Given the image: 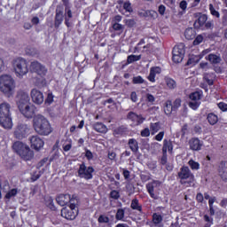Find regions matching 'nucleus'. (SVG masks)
<instances>
[{"mask_svg": "<svg viewBox=\"0 0 227 227\" xmlns=\"http://www.w3.org/2000/svg\"><path fill=\"white\" fill-rule=\"evenodd\" d=\"M33 127L39 136H49L52 132V128L51 123L42 114H37L34 116L33 119Z\"/></svg>", "mask_w": 227, "mask_h": 227, "instance_id": "nucleus-1", "label": "nucleus"}, {"mask_svg": "<svg viewBox=\"0 0 227 227\" xmlns=\"http://www.w3.org/2000/svg\"><path fill=\"white\" fill-rule=\"evenodd\" d=\"M178 176L179 178H181V180H187V178H191L192 175L191 174L189 167H183L180 172L178 173Z\"/></svg>", "mask_w": 227, "mask_h": 227, "instance_id": "nucleus-22", "label": "nucleus"}, {"mask_svg": "<svg viewBox=\"0 0 227 227\" xmlns=\"http://www.w3.org/2000/svg\"><path fill=\"white\" fill-rule=\"evenodd\" d=\"M190 98L191 100H193L194 102H196V100H201V93L196 91L193 92L190 95Z\"/></svg>", "mask_w": 227, "mask_h": 227, "instance_id": "nucleus-39", "label": "nucleus"}, {"mask_svg": "<svg viewBox=\"0 0 227 227\" xmlns=\"http://www.w3.org/2000/svg\"><path fill=\"white\" fill-rule=\"evenodd\" d=\"M184 36L186 40H194V38H196V30L192 27L186 28L184 31Z\"/></svg>", "mask_w": 227, "mask_h": 227, "instance_id": "nucleus-24", "label": "nucleus"}, {"mask_svg": "<svg viewBox=\"0 0 227 227\" xmlns=\"http://www.w3.org/2000/svg\"><path fill=\"white\" fill-rule=\"evenodd\" d=\"M200 59H201V57H199V56H193V57H191L186 65H196L197 63H200Z\"/></svg>", "mask_w": 227, "mask_h": 227, "instance_id": "nucleus-34", "label": "nucleus"}, {"mask_svg": "<svg viewBox=\"0 0 227 227\" xmlns=\"http://www.w3.org/2000/svg\"><path fill=\"white\" fill-rule=\"evenodd\" d=\"M158 12L160 15H164V13H166V6H164L163 4H160L158 8Z\"/></svg>", "mask_w": 227, "mask_h": 227, "instance_id": "nucleus-58", "label": "nucleus"}, {"mask_svg": "<svg viewBox=\"0 0 227 227\" xmlns=\"http://www.w3.org/2000/svg\"><path fill=\"white\" fill-rule=\"evenodd\" d=\"M113 29H114V31H123V27L121 24L115 22L113 24Z\"/></svg>", "mask_w": 227, "mask_h": 227, "instance_id": "nucleus-50", "label": "nucleus"}, {"mask_svg": "<svg viewBox=\"0 0 227 227\" xmlns=\"http://www.w3.org/2000/svg\"><path fill=\"white\" fill-rule=\"evenodd\" d=\"M201 42H203V35H199L195 37V39L193 41V45H200V43H201Z\"/></svg>", "mask_w": 227, "mask_h": 227, "instance_id": "nucleus-48", "label": "nucleus"}, {"mask_svg": "<svg viewBox=\"0 0 227 227\" xmlns=\"http://www.w3.org/2000/svg\"><path fill=\"white\" fill-rule=\"evenodd\" d=\"M128 120H131L132 121H136V125H141L143 121H145V117L143 115H138L134 112H129L127 115Z\"/></svg>", "mask_w": 227, "mask_h": 227, "instance_id": "nucleus-19", "label": "nucleus"}, {"mask_svg": "<svg viewBox=\"0 0 227 227\" xmlns=\"http://www.w3.org/2000/svg\"><path fill=\"white\" fill-rule=\"evenodd\" d=\"M148 79L151 82H155V73H153V71L150 70Z\"/></svg>", "mask_w": 227, "mask_h": 227, "instance_id": "nucleus-61", "label": "nucleus"}, {"mask_svg": "<svg viewBox=\"0 0 227 227\" xmlns=\"http://www.w3.org/2000/svg\"><path fill=\"white\" fill-rule=\"evenodd\" d=\"M125 217V209L119 208L115 215V219L117 221H122V219Z\"/></svg>", "mask_w": 227, "mask_h": 227, "instance_id": "nucleus-31", "label": "nucleus"}, {"mask_svg": "<svg viewBox=\"0 0 227 227\" xmlns=\"http://www.w3.org/2000/svg\"><path fill=\"white\" fill-rule=\"evenodd\" d=\"M189 145H190L191 150H193L195 152L201 150V147L203 146V143H201V141H200L199 138H196V137L192 138L189 141Z\"/></svg>", "mask_w": 227, "mask_h": 227, "instance_id": "nucleus-21", "label": "nucleus"}, {"mask_svg": "<svg viewBox=\"0 0 227 227\" xmlns=\"http://www.w3.org/2000/svg\"><path fill=\"white\" fill-rule=\"evenodd\" d=\"M30 195L31 196H35V194H36L38 192V185H35L33 187L30 188Z\"/></svg>", "mask_w": 227, "mask_h": 227, "instance_id": "nucleus-59", "label": "nucleus"}, {"mask_svg": "<svg viewBox=\"0 0 227 227\" xmlns=\"http://www.w3.org/2000/svg\"><path fill=\"white\" fill-rule=\"evenodd\" d=\"M139 59H141V56H137V55H129V56L128 57L127 63H129V64L134 63V61H139Z\"/></svg>", "mask_w": 227, "mask_h": 227, "instance_id": "nucleus-38", "label": "nucleus"}, {"mask_svg": "<svg viewBox=\"0 0 227 227\" xmlns=\"http://www.w3.org/2000/svg\"><path fill=\"white\" fill-rule=\"evenodd\" d=\"M63 5H58L56 8V14H55V21H54V27L56 29L61 26L63 22Z\"/></svg>", "mask_w": 227, "mask_h": 227, "instance_id": "nucleus-15", "label": "nucleus"}, {"mask_svg": "<svg viewBox=\"0 0 227 227\" xmlns=\"http://www.w3.org/2000/svg\"><path fill=\"white\" fill-rule=\"evenodd\" d=\"M160 184H162L160 181H153L152 183H149L146 184V189H147L151 198H153V200H158V198H159L153 192V189H155V187H160Z\"/></svg>", "mask_w": 227, "mask_h": 227, "instance_id": "nucleus-17", "label": "nucleus"}, {"mask_svg": "<svg viewBox=\"0 0 227 227\" xmlns=\"http://www.w3.org/2000/svg\"><path fill=\"white\" fill-rule=\"evenodd\" d=\"M218 118L217 115H215V114H209L207 115V121L210 125H215V123H217L218 121Z\"/></svg>", "mask_w": 227, "mask_h": 227, "instance_id": "nucleus-30", "label": "nucleus"}, {"mask_svg": "<svg viewBox=\"0 0 227 227\" xmlns=\"http://www.w3.org/2000/svg\"><path fill=\"white\" fill-rule=\"evenodd\" d=\"M29 132V126L27 124L20 123L18 124L15 131H14V137L16 139H24L27 133Z\"/></svg>", "mask_w": 227, "mask_h": 227, "instance_id": "nucleus-10", "label": "nucleus"}, {"mask_svg": "<svg viewBox=\"0 0 227 227\" xmlns=\"http://www.w3.org/2000/svg\"><path fill=\"white\" fill-rule=\"evenodd\" d=\"M12 149L17 153V155H20V159L22 160H33L35 159V152L31 150L29 145L20 142L16 141L12 145Z\"/></svg>", "mask_w": 227, "mask_h": 227, "instance_id": "nucleus-2", "label": "nucleus"}, {"mask_svg": "<svg viewBox=\"0 0 227 227\" xmlns=\"http://www.w3.org/2000/svg\"><path fill=\"white\" fill-rule=\"evenodd\" d=\"M164 113L165 114H171L172 113H175V110L173 109V103L171 100H167L164 106Z\"/></svg>", "mask_w": 227, "mask_h": 227, "instance_id": "nucleus-27", "label": "nucleus"}, {"mask_svg": "<svg viewBox=\"0 0 227 227\" xmlns=\"http://www.w3.org/2000/svg\"><path fill=\"white\" fill-rule=\"evenodd\" d=\"M126 26H128V27H134V26H136V20H126Z\"/></svg>", "mask_w": 227, "mask_h": 227, "instance_id": "nucleus-55", "label": "nucleus"}, {"mask_svg": "<svg viewBox=\"0 0 227 227\" xmlns=\"http://www.w3.org/2000/svg\"><path fill=\"white\" fill-rule=\"evenodd\" d=\"M128 145L133 153H137V152H139V144L137 143V140L130 138Z\"/></svg>", "mask_w": 227, "mask_h": 227, "instance_id": "nucleus-23", "label": "nucleus"}, {"mask_svg": "<svg viewBox=\"0 0 227 227\" xmlns=\"http://www.w3.org/2000/svg\"><path fill=\"white\" fill-rule=\"evenodd\" d=\"M47 203V207H50L51 210L56 211V206H54V200L52 198H49Z\"/></svg>", "mask_w": 227, "mask_h": 227, "instance_id": "nucleus-45", "label": "nucleus"}, {"mask_svg": "<svg viewBox=\"0 0 227 227\" xmlns=\"http://www.w3.org/2000/svg\"><path fill=\"white\" fill-rule=\"evenodd\" d=\"M26 53L28 55V56H38V50H36V48H27L26 50Z\"/></svg>", "mask_w": 227, "mask_h": 227, "instance_id": "nucleus-37", "label": "nucleus"}, {"mask_svg": "<svg viewBox=\"0 0 227 227\" xmlns=\"http://www.w3.org/2000/svg\"><path fill=\"white\" fill-rule=\"evenodd\" d=\"M203 79L206 81V82H207L208 86H214V80L210 79V74H204Z\"/></svg>", "mask_w": 227, "mask_h": 227, "instance_id": "nucleus-40", "label": "nucleus"}, {"mask_svg": "<svg viewBox=\"0 0 227 227\" xmlns=\"http://www.w3.org/2000/svg\"><path fill=\"white\" fill-rule=\"evenodd\" d=\"M162 137H164V131H160L158 135L155 136L156 141H162Z\"/></svg>", "mask_w": 227, "mask_h": 227, "instance_id": "nucleus-64", "label": "nucleus"}, {"mask_svg": "<svg viewBox=\"0 0 227 227\" xmlns=\"http://www.w3.org/2000/svg\"><path fill=\"white\" fill-rule=\"evenodd\" d=\"M35 107L29 104L21 108H19V111L23 114L25 118L31 120V118H35Z\"/></svg>", "mask_w": 227, "mask_h": 227, "instance_id": "nucleus-12", "label": "nucleus"}, {"mask_svg": "<svg viewBox=\"0 0 227 227\" xmlns=\"http://www.w3.org/2000/svg\"><path fill=\"white\" fill-rule=\"evenodd\" d=\"M98 223H109V217L101 215L98 217Z\"/></svg>", "mask_w": 227, "mask_h": 227, "instance_id": "nucleus-57", "label": "nucleus"}, {"mask_svg": "<svg viewBox=\"0 0 227 227\" xmlns=\"http://www.w3.org/2000/svg\"><path fill=\"white\" fill-rule=\"evenodd\" d=\"M182 106V100L180 98H176L172 104V109H174V113L178 111V107Z\"/></svg>", "mask_w": 227, "mask_h": 227, "instance_id": "nucleus-36", "label": "nucleus"}, {"mask_svg": "<svg viewBox=\"0 0 227 227\" xmlns=\"http://www.w3.org/2000/svg\"><path fill=\"white\" fill-rule=\"evenodd\" d=\"M29 100V94H27V92H25L23 90L18 91L16 96V104L19 109L26 106H29V104H31Z\"/></svg>", "mask_w": 227, "mask_h": 227, "instance_id": "nucleus-9", "label": "nucleus"}, {"mask_svg": "<svg viewBox=\"0 0 227 227\" xmlns=\"http://www.w3.org/2000/svg\"><path fill=\"white\" fill-rule=\"evenodd\" d=\"M0 91L8 98L15 93V80L11 75L3 74L0 76Z\"/></svg>", "mask_w": 227, "mask_h": 227, "instance_id": "nucleus-3", "label": "nucleus"}, {"mask_svg": "<svg viewBox=\"0 0 227 227\" xmlns=\"http://www.w3.org/2000/svg\"><path fill=\"white\" fill-rule=\"evenodd\" d=\"M218 107H219V109H221V111H227V104L226 103L220 102L218 104Z\"/></svg>", "mask_w": 227, "mask_h": 227, "instance_id": "nucleus-62", "label": "nucleus"}, {"mask_svg": "<svg viewBox=\"0 0 227 227\" xmlns=\"http://www.w3.org/2000/svg\"><path fill=\"white\" fill-rule=\"evenodd\" d=\"M147 17H151V19H155V17H157V12L147 11Z\"/></svg>", "mask_w": 227, "mask_h": 227, "instance_id": "nucleus-60", "label": "nucleus"}, {"mask_svg": "<svg viewBox=\"0 0 227 227\" xmlns=\"http://www.w3.org/2000/svg\"><path fill=\"white\" fill-rule=\"evenodd\" d=\"M12 67L17 75H26L29 69L27 68V61L22 58H18L13 60Z\"/></svg>", "mask_w": 227, "mask_h": 227, "instance_id": "nucleus-5", "label": "nucleus"}, {"mask_svg": "<svg viewBox=\"0 0 227 227\" xmlns=\"http://www.w3.org/2000/svg\"><path fill=\"white\" fill-rule=\"evenodd\" d=\"M133 84H143L145 82V79L141 76H135L132 80Z\"/></svg>", "mask_w": 227, "mask_h": 227, "instance_id": "nucleus-44", "label": "nucleus"}, {"mask_svg": "<svg viewBox=\"0 0 227 227\" xmlns=\"http://www.w3.org/2000/svg\"><path fill=\"white\" fill-rule=\"evenodd\" d=\"M185 45L184 43H181L177 46H175L172 51V59L174 63H182L184 61V58L185 56Z\"/></svg>", "mask_w": 227, "mask_h": 227, "instance_id": "nucleus-7", "label": "nucleus"}, {"mask_svg": "<svg viewBox=\"0 0 227 227\" xmlns=\"http://www.w3.org/2000/svg\"><path fill=\"white\" fill-rule=\"evenodd\" d=\"M142 137H148L150 136V129L145 128L141 131Z\"/></svg>", "mask_w": 227, "mask_h": 227, "instance_id": "nucleus-51", "label": "nucleus"}, {"mask_svg": "<svg viewBox=\"0 0 227 227\" xmlns=\"http://www.w3.org/2000/svg\"><path fill=\"white\" fill-rule=\"evenodd\" d=\"M191 169H200V163L194 161L193 160H190L189 162H188Z\"/></svg>", "mask_w": 227, "mask_h": 227, "instance_id": "nucleus-42", "label": "nucleus"}, {"mask_svg": "<svg viewBox=\"0 0 227 227\" xmlns=\"http://www.w3.org/2000/svg\"><path fill=\"white\" fill-rule=\"evenodd\" d=\"M218 174L223 182H227V161H221L218 166Z\"/></svg>", "mask_w": 227, "mask_h": 227, "instance_id": "nucleus-18", "label": "nucleus"}, {"mask_svg": "<svg viewBox=\"0 0 227 227\" xmlns=\"http://www.w3.org/2000/svg\"><path fill=\"white\" fill-rule=\"evenodd\" d=\"M123 8L126 12H129V13H132L133 10H132V4H130V2H126L123 4Z\"/></svg>", "mask_w": 227, "mask_h": 227, "instance_id": "nucleus-46", "label": "nucleus"}, {"mask_svg": "<svg viewBox=\"0 0 227 227\" xmlns=\"http://www.w3.org/2000/svg\"><path fill=\"white\" fill-rule=\"evenodd\" d=\"M130 207L132 210H138V212H142L143 210V207L139 205V200L137 199L132 200Z\"/></svg>", "mask_w": 227, "mask_h": 227, "instance_id": "nucleus-29", "label": "nucleus"}, {"mask_svg": "<svg viewBox=\"0 0 227 227\" xmlns=\"http://www.w3.org/2000/svg\"><path fill=\"white\" fill-rule=\"evenodd\" d=\"M126 189L127 191H129V192H134V191H136V187H134V184L128 183L126 184Z\"/></svg>", "mask_w": 227, "mask_h": 227, "instance_id": "nucleus-53", "label": "nucleus"}, {"mask_svg": "<svg viewBox=\"0 0 227 227\" xmlns=\"http://www.w3.org/2000/svg\"><path fill=\"white\" fill-rule=\"evenodd\" d=\"M32 102L40 106L43 104V93L36 89H33L30 92Z\"/></svg>", "mask_w": 227, "mask_h": 227, "instance_id": "nucleus-13", "label": "nucleus"}, {"mask_svg": "<svg viewBox=\"0 0 227 227\" xmlns=\"http://www.w3.org/2000/svg\"><path fill=\"white\" fill-rule=\"evenodd\" d=\"M30 69L32 72L38 74V75H45L47 74V68L43 65L40 64L38 61H34L30 65Z\"/></svg>", "mask_w": 227, "mask_h": 227, "instance_id": "nucleus-14", "label": "nucleus"}, {"mask_svg": "<svg viewBox=\"0 0 227 227\" xmlns=\"http://www.w3.org/2000/svg\"><path fill=\"white\" fill-rule=\"evenodd\" d=\"M31 143V148H34V150H36V152H39L41 148H43V140L40 138L38 136H33L30 138Z\"/></svg>", "mask_w": 227, "mask_h": 227, "instance_id": "nucleus-16", "label": "nucleus"}, {"mask_svg": "<svg viewBox=\"0 0 227 227\" xmlns=\"http://www.w3.org/2000/svg\"><path fill=\"white\" fill-rule=\"evenodd\" d=\"M10 109H12L10 104H0V125L7 130H10L13 127V121H12V114H10Z\"/></svg>", "mask_w": 227, "mask_h": 227, "instance_id": "nucleus-4", "label": "nucleus"}, {"mask_svg": "<svg viewBox=\"0 0 227 227\" xmlns=\"http://www.w3.org/2000/svg\"><path fill=\"white\" fill-rule=\"evenodd\" d=\"M52 102H54V96L52 95V93H49L45 99V104H48L49 106H51Z\"/></svg>", "mask_w": 227, "mask_h": 227, "instance_id": "nucleus-49", "label": "nucleus"}, {"mask_svg": "<svg viewBox=\"0 0 227 227\" xmlns=\"http://www.w3.org/2000/svg\"><path fill=\"white\" fill-rule=\"evenodd\" d=\"M110 198L113 200H119L120 199V192L116 190H114L110 192Z\"/></svg>", "mask_w": 227, "mask_h": 227, "instance_id": "nucleus-47", "label": "nucleus"}, {"mask_svg": "<svg viewBox=\"0 0 227 227\" xmlns=\"http://www.w3.org/2000/svg\"><path fill=\"white\" fill-rule=\"evenodd\" d=\"M78 209H75V202H72L68 207L61 209V216L68 221H74L77 217Z\"/></svg>", "mask_w": 227, "mask_h": 227, "instance_id": "nucleus-6", "label": "nucleus"}, {"mask_svg": "<svg viewBox=\"0 0 227 227\" xmlns=\"http://www.w3.org/2000/svg\"><path fill=\"white\" fill-rule=\"evenodd\" d=\"M204 221H206V223L210 224V226H212V224H214V218L208 216L207 215H204Z\"/></svg>", "mask_w": 227, "mask_h": 227, "instance_id": "nucleus-52", "label": "nucleus"}, {"mask_svg": "<svg viewBox=\"0 0 227 227\" xmlns=\"http://www.w3.org/2000/svg\"><path fill=\"white\" fill-rule=\"evenodd\" d=\"M138 15L139 17H144L145 19H146L148 17V11L141 9L140 11H138Z\"/></svg>", "mask_w": 227, "mask_h": 227, "instance_id": "nucleus-54", "label": "nucleus"}, {"mask_svg": "<svg viewBox=\"0 0 227 227\" xmlns=\"http://www.w3.org/2000/svg\"><path fill=\"white\" fill-rule=\"evenodd\" d=\"M17 194H19V189L17 188H14L9 191L4 196V200H6L5 203H8L10 200H12V198H15Z\"/></svg>", "mask_w": 227, "mask_h": 227, "instance_id": "nucleus-26", "label": "nucleus"}, {"mask_svg": "<svg viewBox=\"0 0 227 227\" xmlns=\"http://www.w3.org/2000/svg\"><path fill=\"white\" fill-rule=\"evenodd\" d=\"M75 198H77V196L73 195L70 196V194H59L57 198H56V201L59 205H60V207H65V205H68V203H75Z\"/></svg>", "mask_w": 227, "mask_h": 227, "instance_id": "nucleus-11", "label": "nucleus"}, {"mask_svg": "<svg viewBox=\"0 0 227 227\" xmlns=\"http://www.w3.org/2000/svg\"><path fill=\"white\" fill-rule=\"evenodd\" d=\"M199 18L198 20L194 22L193 26L196 29H200V27H203V26H205V23L207 22V20H208V17L207 16V14H201L199 13Z\"/></svg>", "mask_w": 227, "mask_h": 227, "instance_id": "nucleus-20", "label": "nucleus"}, {"mask_svg": "<svg viewBox=\"0 0 227 227\" xmlns=\"http://www.w3.org/2000/svg\"><path fill=\"white\" fill-rule=\"evenodd\" d=\"M41 175L40 174H36V172H34L31 176V182H36V180H38V178H40Z\"/></svg>", "mask_w": 227, "mask_h": 227, "instance_id": "nucleus-56", "label": "nucleus"}, {"mask_svg": "<svg viewBox=\"0 0 227 227\" xmlns=\"http://www.w3.org/2000/svg\"><path fill=\"white\" fill-rule=\"evenodd\" d=\"M94 129L97 132H101L102 134H106V132H107V127L102 122H96L94 124Z\"/></svg>", "mask_w": 227, "mask_h": 227, "instance_id": "nucleus-28", "label": "nucleus"}, {"mask_svg": "<svg viewBox=\"0 0 227 227\" xmlns=\"http://www.w3.org/2000/svg\"><path fill=\"white\" fill-rule=\"evenodd\" d=\"M206 59L210 61V63H212L213 65H218V63H221V61H223L220 56L212 53L206 57Z\"/></svg>", "mask_w": 227, "mask_h": 227, "instance_id": "nucleus-25", "label": "nucleus"}, {"mask_svg": "<svg viewBox=\"0 0 227 227\" xmlns=\"http://www.w3.org/2000/svg\"><path fill=\"white\" fill-rule=\"evenodd\" d=\"M209 10H210L211 15L219 19L220 17L219 12L215 11V8H214V4H209Z\"/></svg>", "mask_w": 227, "mask_h": 227, "instance_id": "nucleus-43", "label": "nucleus"}, {"mask_svg": "<svg viewBox=\"0 0 227 227\" xmlns=\"http://www.w3.org/2000/svg\"><path fill=\"white\" fill-rule=\"evenodd\" d=\"M95 168L93 167H86V163L82 162L78 169V176L80 178H85V180H91L93 178V173Z\"/></svg>", "mask_w": 227, "mask_h": 227, "instance_id": "nucleus-8", "label": "nucleus"}, {"mask_svg": "<svg viewBox=\"0 0 227 227\" xmlns=\"http://www.w3.org/2000/svg\"><path fill=\"white\" fill-rule=\"evenodd\" d=\"M85 157H87L88 160H91V159H93V153H91L90 150H87L85 153Z\"/></svg>", "mask_w": 227, "mask_h": 227, "instance_id": "nucleus-63", "label": "nucleus"}, {"mask_svg": "<svg viewBox=\"0 0 227 227\" xmlns=\"http://www.w3.org/2000/svg\"><path fill=\"white\" fill-rule=\"evenodd\" d=\"M153 222L155 223V224H160V223H162V215L157 214V213H154L153 215Z\"/></svg>", "mask_w": 227, "mask_h": 227, "instance_id": "nucleus-35", "label": "nucleus"}, {"mask_svg": "<svg viewBox=\"0 0 227 227\" xmlns=\"http://www.w3.org/2000/svg\"><path fill=\"white\" fill-rule=\"evenodd\" d=\"M165 81L168 88H169L170 90H174V88H176V82H175V80L171 78H165Z\"/></svg>", "mask_w": 227, "mask_h": 227, "instance_id": "nucleus-33", "label": "nucleus"}, {"mask_svg": "<svg viewBox=\"0 0 227 227\" xmlns=\"http://www.w3.org/2000/svg\"><path fill=\"white\" fill-rule=\"evenodd\" d=\"M150 129L153 132H159L160 130V122L151 123Z\"/></svg>", "mask_w": 227, "mask_h": 227, "instance_id": "nucleus-41", "label": "nucleus"}, {"mask_svg": "<svg viewBox=\"0 0 227 227\" xmlns=\"http://www.w3.org/2000/svg\"><path fill=\"white\" fill-rule=\"evenodd\" d=\"M127 132V128L121 126L114 130V136H123Z\"/></svg>", "mask_w": 227, "mask_h": 227, "instance_id": "nucleus-32", "label": "nucleus"}]
</instances>
